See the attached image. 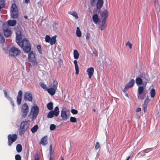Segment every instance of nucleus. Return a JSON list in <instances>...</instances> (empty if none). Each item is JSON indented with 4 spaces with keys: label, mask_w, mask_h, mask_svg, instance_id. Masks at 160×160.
Masks as SVG:
<instances>
[{
    "label": "nucleus",
    "mask_w": 160,
    "mask_h": 160,
    "mask_svg": "<svg viewBox=\"0 0 160 160\" xmlns=\"http://www.w3.org/2000/svg\"><path fill=\"white\" fill-rule=\"evenodd\" d=\"M46 91H47L49 94L52 96H53L56 92V90L53 88H48Z\"/></svg>",
    "instance_id": "nucleus-19"
},
{
    "label": "nucleus",
    "mask_w": 160,
    "mask_h": 160,
    "mask_svg": "<svg viewBox=\"0 0 160 160\" xmlns=\"http://www.w3.org/2000/svg\"><path fill=\"white\" fill-rule=\"evenodd\" d=\"M56 37L57 36L55 35L51 38V39L50 40L49 42L51 45H52L55 43L56 41Z\"/></svg>",
    "instance_id": "nucleus-25"
},
{
    "label": "nucleus",
    "mask_w": 160,
    "mask_h": 160,
    "mask_svg": "<svg viewBox=\"0 0 160 160\" xmlns=\"http://www.w3.org/2000/svg\"><path fill=\"white\" fill-rule=\"evenodd\" d=\"M15 159L16 160H21V157L19 154H16L15 156Z\"/></svg>",
    "instance_id": "nucleus-50"
},
{
    "label": "nucleus",
    "mask_w": 160,
    "mask_h": 160,
    "mask_svg": "<svg viewBox=\"0 0 160 160\" xmlns=\"http://www.w3.org/2000/svg\"><path fill=\"white\" fill-rule=\"evenodd\" d=\"M5 0H0V4L3 7H4Z\"/></svg>",
    "instance_id": "nucleus-55"
},
{
    "label": "nucleus",
    "mask_w": 160,
    "mask_h": 160,
    "mask_svg": "<svg viewBox=\"0 0 160 160\" xmlns=\"http://www.w3.org/2000/svg\"><path fill=\"white\" fill-rule=\"evenodd\" d=\"M11 16L13 19H16L18 17V8L15 3L12 4L11 9Z\"/></svg>",
    "instance_id": "nucleus-3"
},
{
    "label": "nucleus",
    "mask_w": 160,
    "mask_h": 160,
    "mask_svg": "<svg viewBox=\"0 0 160 160\" xmlns=\"http://www.w3.org/2000/svg\"><path fill=\"white\" fill-rule=\"evenodd\" d=\"M151 149V148H147L143 151H142L141 152V154L143 156H144L145 155V153H148L150 151V150H149Z\"/></svg>",
    "instance_id": "nucleus-37"
},
{
    "label": "nucleus",
    "mask_w": 160,
    "mask_h": 160,
    "mask_svg": "<svg viewBox=\"0 0 160 160\" xmlns=\"http://www.w3.org/2000/svg\"><path fill=\"white\" fill-rule=\"evenodd\" d=\"M41 87L45 91H46L48 88L44 83H41L40 84Z\"/></svg>",
    "instance_id": "nucleus-42"
},
{
    "label": "nucleus",
    "mask_w": 160,
    "mask_h": 160,
    "mask_svg": "<svg viewBox=\"0 0 160 160\" xmlns=\"http://www.w3.org/2000/svg\"><path fill=\"white\" fill-rule=\"evenodd\" d=\"M10 102V103L11 104V105L13 107V108H14V102H13V101L12 99L11 98H9V99L8 100Z\"/></svg>",
    "instance_id": "nucleus-49"
},
{
    "label": "nucleus",
    "mask_w": 160,
    "mask_h": 160,
    "mask_svg": "<svg viewBox=\"0 0 160 160\" xmlns=\"http://www.w3.org/2000/svg\"><path fill=\"white\" fill-rule=\"evenodd\" d=\"M51 111L52 112L53 114L55 117L58 116L59 115L60 112L59 108L58 106L55 107L53 110H52Z\"/></svg>",
    "instance_id": "nucleus-17"
},
{
    "label": "nucleus",
    "mask_w": 160,
    "mask_h": 160,
    "mask_svg": "<svg viewBox=\"0 0 160 160\" xmlns=\"http://www.w3.org/2000/svg\"><path fill=\"white\" fill-rule=\"evenodd\" d=\"M150 92L151 97L152 98H154L156 94L155 89L153 88H152L150 90Z\"/></svg>",
    "instance_id": "nucleus-35"
},
{
    "label": "nucleus",
    "mask_w": 160,
    "mask_h": 160,
    "mask_svg": "<svg viewBox=\"0 0 160 160\" xmlns=\"http://www.w3.org/2000/svg\"><path fill=\"white\" fill-rule=\"evenodd\" d=\"M96 0H91L90 3L92 6H93V3L95 2Z\"/></svg>",
    "instance_id": "nucleus-59"
},
{
    "label": "nucleus",
    "mask_w": 160,
    "mask_h": 160,
    "mask_svg": "<svg viewBox=\"0 0 160 160\" xmlns=\"http://www.w3.org/2000/svg\"><path fill=\"white\" fill-rule=\"evenodd\" d=\"M38 128V126L37 125H35L31 128V131L33 133H35L37 131Z\"/></svg>",
    "instance_id": "nucleus-29"
},
{
    "label": "nucleus",
    "mask_w": 160,
    "mask_h": 160,
    "mask_svg": "<svg viewBox=\"0 0 160 160\" xmlns=\"http://www.w3.org/2000/svg\"><path fill=\"white\" fill-rule=\"evenodd\" d=\"M47 108L50 110H52L53 109V103L52 102H50L48 103L47 105Z\"/></svg>",
    "instance_id": "nucleus-27"
},
{
    "label": "nucleus",
    "mask_w": 160,
    "mask_h": 160,
    "mask_svg": "<svg viewBox=\"0 0 160 160\" xmlns=\"http://www.w3.org/2000/svg\"><path fill=\"white\" fill-rule=\"evenodd\" d=\"M71 112L73 114H76L78 113V111L75 109H72L71 110Z\"/></svg>",
    "instance_id": "nucleus-51"
},
{
    "label": "nucleus",
    "mask_w": 160,
    "mask_h": 160,
    "mask_svg": "<svg viewBox=\"0 0 160 160\" xmlns=\"http://www.w3.org/2000/svg\"><path fill=\"white\" fill-rule=\"evenodd\" d=\"M8 26L7 23H3L2 28L3 31H8Z\"/></svg>",
    "instance_id": "nucleus-30"
},
{
    "label": "nucleus",
    "mask_w": 160,
    "mask_h": 160,
    "mask_svg": "<svg viewBox=\"0 0 160 160\" xmlns=\"http://www.w3.org/2000/svg\"><path fill=\"white\" fill-rule=\"evenodd\" d=\"M28 58L32 62L33 66L37 65L38 62L36 60L35 54L33 51H31L29 52Z\"/></svg>",
    "instance_id": "nucleus-4"
},
{
    "label": "nucleus",
    "mask_w": 160,
    "mask_h": 160,
    "mask_svg": "<svg viewBox=\"0 0 160 160\" xmlns=\"http://www.w3.org/2000/svg\"><path fill=\"white\" fill-rule=\"evenodd\" d=\"M7 23L9 26L14 27L16 24L17 21L14 19L9 20L8 21Z\"/></svg>",
    "instance_id": "nucleus-20"
},
{
    "label": "nucleus",
    "mask_w": 160,
    "mask_h": 160,
    "mask_svg": "<svg viewBox=\"0 0 160 160\" xmlns=\"http://www.w3.org/2000/svg\"><path fill=\"white\" fill-rule=\"evenodd\" d=\"M30 2V0H25V2L27 4L29 3Z\"/></svg>",
    "instance_id": "nucleus-64"
},
{
    "label": "nucleus",
    "mask_w": 160,
    "mask_h": 160,
    "mask_svg": "<svg viewBox=\"0 0 160 160\" xmlns=\"http://www.w3.org/2000/svg\"><path fill=\"white\" fill-rule=\"evenodd\" d=\"M52 145L51 144H50V147H49V152H50V153H51V152H52Z\"/></svg>",
    "instance_id": "nucleus-62"
},
{
    "label": "nucleus",
    "mask_w": 160,
    "mask_h": 160,
    "mask_svg": "<svg viewBox=\"0 0 160 160\" xmlns=\"http://www.w3.org/2000/svg\"><path fill=\"white\" fill-rule=\"evenodd\" d=\"M30 122V121L29 120L23 121L20 124V128H21L22 129L27 131L29 128Z\"/></svg>",
    "instance_id": "nucleus-9"
},
{
    "label": "nucleus",
    "mask_w": 160,
    "mask_h": 160,
    "mask_svg": "<svg viewBox=\"0 0 160 160\" xmlns=\"http://www.w3.org/2000/svg\"><path fill=\"white\" fill-rule=\"evenodd\" d=\"M39 112V108L35 104L32 107L30 112V114L32 115L31 121H33L37 117Z\"/></svg>",
    "instance_id": "nucleus-2"
},
{
    "label": "nucleus",
    "mask_w": 160,
    "mask_h": 160,
    "mask_svg": "<svg viewBox=\"0 0 160 160\" xmlns=\"http://www.w3.org/2000/svg\"><path fill=\"white\" fill-rule=\"evenodd\" d=\"M22 95V92L21 90L19 91L18 95L17 97V102L18 105L21 104Z\"/></svg>",
    "instance_id": "nucleus-12"
},
{
    "label": "nucleus",
    "mask_w": 160,
    "mask_h": 160,
    "mask_svg": "<svg viewBox=\"0 0 160 160\" xmlns=\"http://www.w3.org/2000/svg\"><path fill=\"white\" fill-rule=\"evenodd\" d=\"M90 38V34L89 33H87L86 36V38L87 39H89Z\"/></svg>",
    "instance_id": "nucleus-58"
},
{
    "label": "nucleus",
    "mask_w": 160,
    "mask_h": 160,
    "mask_svg": "<svg viewBox=\"0 0 160 160\" xmlns=\"http://www.w3.org/2000/svg\"><path fill=\"white\" fill-rule=\"evenodd\" d=\"M74 58L75 59H77L79 57V53L77 50H74L73 51Z\"/></svg>",
    "instance_id": "nucleus-31"
},
{
    "label": "nucleus",
    "mask_w": 160,
    "mask_h": 160,
    "mask_svg": "<svg viewBox=\"0 0 160 160\" xmlns=\"http://www.w3.org/2000/svg\"><path fill=\"white\" fill-rule=\"evenodd\" d=\"M146 93L144 92L141 94H138V98L141 100L144 99L146 96Z\"/></svg>",
    "instance_id": "nucleus-28"
},
{
    "label": "nucleus",
    "mask_w": 160,
    "mask_h": 160,
    "mask_svg": "<svg viewBox=\"0 0 160 160\" xmlns=\"http://www.w3.org/2000/svg\"><path fill=\"white\" fill-rule=\"evenodd\" d=\"M5 39L2 34H0V43L3 44L5 42Z\"/></svg>",
    "instance_id": "nucleus-36"
},
{
    "label": "nucleus",
    "mask_w": 160,
    "mask_h": 160,
    "mask_svg": "<svg viewBox=\"0 0 160 160\" xmlns=\"http://www.w3.org/2000/svg\"><path fill=\"white\" fill-rule=\"evenodd\" d=\"M54 116L52 112L51 111V110L48 112L47 116V118H51Z\"/></svg>",
    "instance_id": "nucleus-39"
},
{
    "label": "nucleus",
    "mask_w": 160,
    "mask_h": 160,
    "mask_svg": "<svg viewBox=\"0 0 160 160\" xmlns=\"http://www.w3.org/2000/svg\"><path fill=\"white\" fill-rule=\"evenodd\" d=\"M135 81L137 85L138 86L143 85V82L141 78L139 77H137L136 78Z\"/></svg>",
    "instance_id": "nucleus-24"
},
{
    "label": "nucleus",
    "mask_w": 160,
    "mask_h": 160,
    "mask_svg": "<svg viewBox=\"0 0 160 160\" xmlns=\"http://www.w3.org/2000/svg\"><path fill=\"white\" fill-rule=\"evenodd\" d=\"M75 70L76 71L75 73L77 75H78L79 73V67L78 65V64L75 65Z\"/></svg>",
    "instance_id": "nucleus-44"
},
{
    "label": "nucleus",
    "mask_w": 160,
    "mask_h": 160,
    "mask_svg": "<svg viewBox=\"0 0 160 160\" xmlns=\"http://www.w3.org/2000/svg\"><path fill=\"white\" fill-rule=\"evenodd\" d=\"M18 45L22 48L25 53H28L31 51V46L30 42L27 38H25L22 40L21 43Z\"/></svg>",
    "instance_id": "nucleus-1"
},
{
    "label": "nucleus",
    "mask_w": 160,
    "mask_h": 160,
    "mask_svg": "<svg viewBox=\"0 0 160 160\" xmlns=\"http://www.w3.org/2000/svg\"><path fill=\"white\" fill-rule=\"evenodd\" d=\"M103 2L98 1L96 4V8H97L100 9L103 5Z\"/></svg>",
    "instance_id": "nucleus-32"
},
{
    "label": "nucleus",
    "mask_w": 160,
    "mask_h": 160,
    "mask_svg": "<svg viewBox=\"0 0 160 160\" xmlns=\"http://www.w3.org/2000/svg\"><path fill=\"white\" fill-rule=\"evenodd\" d=\"M29 111V107L26 103H24L21 107V112L22 113V118H25L27 116Z\"/></svg>",
    "instance_id": "nucleus-5"
},
{
    "label": "nucleus",
    "mask_w": 160,
    "mask_h": 160,
    "mask_svg": "<svg viewBox=\"0 0 160 160\" xmlns=\"http://www.w3.org/2000/svg\"><path fill=\"white\" fill-rule=\"evenodd\" d=\"M99 148H100L99 143L98 142H97L95 144V145L94 149L95 150H97Z\"/></svg>",
    "instance_id": "nucleus-53"
},
{
    "label": "nucleus",
    "mask_w": 160,
    "mask_h": 160,
    "mask_svg": "<svg viewBox=\"0 0 160 160\" xmlns=\"http://www.w3.org/2000/svg\"><path fill=\"white\" fill-rule=\"evenodd\" d=\"M51 38L49 35H46L45 37V40L46 42L49 43Z\"/></svg>",
    "instance_id": "nucleus-43"
},
{
    "label": "nucleus",
    "mask_w": 160,
    "mask_h": 160,
    "mask_svg": "<svg viewBox=\"0 0 160 160\" xmlns=\"http://www.w3.org/2000/svg\"><path fill=\"white\" fill-rule=\"evenodd\" d=\"M56 128V126L54 124H51L50 126V129L51 131H53Z\"/></svg>",
    "instance_id": "nucleus-48"
},
{
    "label": "nucleus",
    "mask_w": 160,
    "mask_h": 160,
    "mask_svg": "<svg viewBox=\"0 0 160 160\" xmlns=\"http://www.w3.org/2000/svg\"><path fill=\"white\" fill-rule=\"evenodd\" d=\"M94 69L93 68L91 67L88 68L87 72L88 76L89 78H90L93 75L94 72Z\"/></svg>",
    "instance_id": "nucleus-15"
},
{
    "label": "nucleus",
    "mask_w": 160,
    "mask_h": 160,
    "mask_svg": "<svg viewBox=\"0 0 160 160\" xmlns=\"http://www.w3.org/2000/svg\"><path fill=\"white\" fill-rule=\"evenodd\" d=\"M106 21L103 20H102L101 23L99 25V28L100 29L102 30L104 29L106 26Z\"/></svg>",
    "instance_id": "nucleus-23"
},
{
    "label": "nucleus",
    "mask_w": 160,
    "mask_h": 160,
    "mask_svg": "<svg viewBox=\"0 0 160 160\" xmlns=\"http://www.w3.org/2000/svg\"><path fill=\"white\" fill-rule=\"evenodd\" d=\"M70 121L74 123L76 122L77 119L75 117H71L70 118Z\"/></svg>",
    "instance_id": "nucleus-45"
},
{
    "label": "nucleus",
    "mask_w": 160,
    "mask_h": 160,
    "mask_svg": "<svg viewBox=\"0 0 160 160\" xmlns=\"http://www.w3.org/2000/svg\"><path fill=\"white\" fill-rule=\"evenodd\" d=\"M129 89V88H128V87H126V86L125 85V88L123 90V92H125L127 91V89Z\"/></svg>",
    "instance_id": "nucleus-61"
},
{
    "label": "nucleus",
    "mask_w": 160,
    "mask_h": 160,
    "mask_svg": "<svg viewBox=\"0 0 160 160\" xmlns=\"http://www.w3.org/2000/svg\"><path fill=\"white\" fill-rule=\"evenodd\" d=\"M139 77L142 80L143 82V85H145V86H146L147 83L148 81V76L145 73H141L139 75Z\"/></svg>",
    "instance_id": "nucleus-10"
},
{
    "label": "nucleus",
    "mask_w": 160,
    "mask_h": 160,
    "mask_svg": "<svg viewBox=\"0 0 160 160\" xmlns=\"http://www.w3.org/2000/svg\"><path fill=\"white\" fill-rule=\"evenodd\" d=\"M26 131L21 129V128H19V134L20 135H22L24 133V132Z\"/></svg>",
    "instance_id": "nucleus-47"
},
{
    "label": "nucleus",
    "mask_w": 160,
    "mask_h": 160,
    "mask_svg": "<svg viewBox=\"0 0 160 160\" xmlns=\"http://www.w3.org/2000/svg\"><path fill=\"white\" fill-rule=\"evenodd\" d=\"M100 16L102 17V20L106 21V19L108 17V11L106 9H105L100 14Z\"/></svg>",
    "instance_id": "nucleus-14"
},
{
    "label": "nucleus",
    "mask_w": 160,
    "mask_h": 160,
    "mask_svg": "<svg viewBox=\"0 0 160 160\" xmlns=\"http://www.w3.org/2000/svg\"><path fill=\"white\" fill-rule=\"evenodd\" d=\"M40 158L39 157L37 153L34 156V160H39Z\"/></svg>",
    "instance_id": "nucleus-57"
},
{
    "label": "nucleus",
    "mask_w": 160,
    "mask_h": 160,
    "mask_svg": "<svg viewBox=\"0 0 160 160\" xmlns=\"http://www.w3.org/2000/svg\"><path fill=\"white\" fill-rule=\"evenodd\" d=\"M21 52L20 50L14 47L11 48L9 51V55L12 57L17 56L19 55Z\"/></svg>",
    "instance_id": "nucleus-6"
},
{
    "label": "nucleus",
    "mask_w": 160,
    "mask_h": 160,
    "mask_svg": "<svg viewBox=\"0 0 160 160\" xmlns=\"http://www.w3.org/2000/svg\"><path fill=\"white\" fill-rule=\"evenodd\" d=\"M17 135L16 134H9L8 135V145L11 146L17 139Z\"/></svg>",
    "instance_id": "nucleus-7"
},
{
    "label": "nucleus",
    "mask_w": 160,
    "mask_h": 160,
    "mask_svg": "<svg viewBox=\"0 0 160 160\" xmlns=\"http://www.w3.org/2000/svg\"><path fill=\"white\" fill-rule=\"evenodd\" d=\"M37 48L40 54H42V48L41 45H38L37 46Z\"/></svg>",
    "instance_id": "nucleus-46"
},
{
    "label": "nucleus",
    "mask_w": 160,
    "mask_h": 160,
    "mask_svg": "<svg viewBox=\"0 0 160 160\" xmlns=\"http://www.w3.org/2000/svg\"><path fill=\"white\" fill-rule=\"evenodd\" d=\"M22 32L20 31H18L16 33V42L18 45L21 43L22 39Z\"/></svg>",
    "instance_id": "nucleus-11"
},
{
    "label": "nucleus",
    "mask_w": 160,
    "mask_h": 160,
    "mask_svg": "<svg viewBox=\"0 0 160 160\" xmlns=\"http://www.w3.org/2000/svg\"><path fill=\"white\" fill-rule=\"evenodd\" d=\"M92 54H94L95 57L98 56V54L96 51H94L93 52Z\"/></svg>",
    "instance_id": "nucleus-60"
},
{
    "label": "nucleus",
    "mask_w": 160,
    "mask_h": 160,
    "mask_svg": "<svg viewBox=\"0 0 160 160\" xmlns=\"http://www.w3.org/2000/svg\"><path fill=\"white\" fill-rule=\"evenodd\" d=\"M58 86V82L57 81H54L53 82V85L51 88H53L55 90H56Z\"/></svg>",
    "instance_id": "nucleus-38"
},
{
    "label": "nucleus",
    "mask_w": 160,
    "mask_h": 160,
    "mask_svg": "<svg viewBox=\"0 0 160 160\" xmlns=\"http://www.w3.org/2000/svg\"><path fill=\"white\" fill-rule=\"evenodd\" d=\"M135 83V80L133 79H132L128 83H127L126 86L128 87V88H130L132 87L134 85Z\"/></svg>",
    "instance_id": "nucleus-21"
},
{
    "label": "nucleus",
    "mask_w": 160,
    "mask_h": 160,
    "mask_svg": "<svg viewBox=\"0 0 160 160\" xmlns=\"http://www.w3.org/2000/svg\"><path fill=\"white\" fill-rule=\"evenodd\" d=\"M61 117L63 121H66L68 118V116L67 115L66 111L63 109L61 111Z\"/></svg>",
    "instance_id": "nucleus-13"
},
{
    "label": "nucleus",
    "mask_w": 160,
    "mask_h": 160,
    "mask_svg": "<svg viewBox=\"0 0 160 160\" xmlns=\"http://www.w3.org/2000/svg\"><path fill=\"white\" fill-rule=\"evenodd\" d=\"M150 101V99L148 98H146L144 100V103L143 105H147L149 102Z\"/></svg>",
    "instance_id": "nucleus-54"
},
{
    "label": "nucleus",
    "mask_w": 160,
    "mask_h": 160,
    "mask_svg": "<svg viewBox=\"0 0 160 160\" xmlns=\"http://www.w3.org/2000/svg\"><path fill=\"white\" fill-rule=\"evenodd\" d=\"M68 13L69 14H71L72 16L74 17L76 19H78V14L76 12L74 11H73L72 12H68Z\"/></svg>",
    "instance_id": "nucleus-34"
},
{
    "label": "nucleus",
    "mask_w": 160,
    "mask_h": 160,
    "mask_svg": "<svg viewBox=\"0 0 160 160\" xmlns=\"http://www.w3.org/2000/svg\"><path fill=\"white\" fill-rule=\"evenodd\" d=\"M92 19L93 22L95 24H97L99 22V17L98 13H95L92 16Z\"/></svg>",
    "instance_id": "nucleus-16"
},
{
    "label": "nucleus",
    "mask_w": 160,
    "mask_h": 160,
    "mask_svg": "<svg viewBox=\"0 0 160 160\" xmlns=\"http://www.w3.org/2000/svg\"><path fill=\"white\" fill-rule=\"evenodd\" d=\"M126 45L127 46H128L129 48H130V49H131L132 48V44L131 43H130L129 42H127L126 44Z\"/></svg>",
    "instance_id": "nucleus-56"
},
{
    "label": "nucleus",
    "mask_w": 160,
    "mask_h": 160,
    "mask_svg": "<svg viewBox=\"0 0 160 160\" xmlns=\"http://www.w3.org/2000/svg\"><path fill=\"white\" fill-rule=\"evenodd\" d=\"M101 12V10L100 8H94L93 11V13L94 14L98 13V14Z\"/></svg>",
    "instance_id": "nucleus-41"
},
{
    "label": "nucleus",
    "mask_w": 160,
    "mask_h": 160,
    "mask_svg": "<svg viewBox=\"0 0 160 160\" xmlns=\"http://www.w3.org/2000/svg\"><path fill=\"white\" fill-rule=\"evenodd\" d=\"M145 87L146 86H145V85H143L142 86H139L138 90V94H141L144 92H146L144 91V89Z\"/></svg>",
    "instance_id": "nucleus-18"
},
{
    "label": "nucleus",
    "mask_w": 160,
    "mask_h": 160,
    "mask_svg": "<svg viewBox=\"0 0 160 160\" xmlns=\"http://www.w3.org/2000/svg\"><path fill=\"white\" fill-rule=\"evenodd\" d=\"M76 34L77 36L78 37H80L82 36L81 31L78 27L77 28Z\"/></svg>",
    "instance_id": "nucleus-33"
},
{
    "label": "nucleus",
    "mask_w": 160,
    "mask_h": 160,
    "mask_svg": "<svg viewBox=\"0 0 160 160\" xmlns=\"http://www.w3.org/2000/svg\"><path fill=\"white\" fill-rule=\"evenodd\" d=\"M16 149L18 152H21L22 150V147L21 145L20 144H18L16 146Z\"/></svg>",
    "instance_id": "nucleus-26"
},
{
    "label": "nucleus",
    "mask_w": 160,
    "mask_h": 160,
    "mask_svg": "<svg viewBox=\"0 0 160 160\" xmlns=\"http://www.w3.org/2000/svg\"><path fill=\"white\" fill-rule=\"evenodd\" d=\"M141 108H138L137 109V112H139L141 111Z\"/></svg>",
    "instance_id": "nucleus-63"
},
{
    "label": "nucleus",
    "mask_w": 160,
    "mask_h": 160,
    "mask_svg": "<svg viewBox=\"0 0 160 160\" xmlns=\"http://www.w3.org/2000/svg\"><path fill=\"white\" fill-rule=\"evenodd\" d=\"M32 95L30 91H27L25 92L24 95V99L25 101L32 102Z\"/></svg>",
    "instance_id": "nucleus-8"
},
{
    "label": "nucleus",
    "mask_w": 160,
    "mask_h": 160,
    "mask_svg": "<svg viewBox=\"0 0 160 160\" xmlns=\"http://www.w3.org/2000/svg\"><path fill=\"white\" fill-rule=\"evenodd\" d=\"M4 35L6 38H8L11 36V33L8 31H3Z\"/></svg>",
    "instance_id": "nucleus-40"
},
{
    "label": "nucleus",
    "mask_w": 160,
    "mask_h": 160,
    "mask_svg": "<svg viewBox=\"0 0 160 160\" xmlns=\"http://www.w3.org/2000/svg\"><path fill=\"white\" fill-rule=\"evenodd\" d=\"M47 136H45L42 138L40 142V144H41L43 146H45L47 144Z\"/></svg>",
    "instance_id": "nucleus-22"
},
{
    "label": "nucleus",
    "mask_w": 160,
    "mask_h": 160,
    "mask_svg": "<svg viewBox=\"0 0 160 160\" xmlns=\"http://www.w3.org/2000/svg\"><path fill=\"white\" fill-rule=\"evenodd\" d=\"M4 94V97L8 99H9L11 98L7 94V92L5 90H3Z\"/></svg>",
    "instance_id": "nucleus-52"
}]
</instances>
